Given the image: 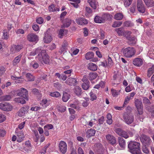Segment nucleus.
<instances>
[{"mask_svg":"<svg viewBox=\"0 0 154 154\" xmlns=\"http://www.w3.org/2000/svg\"><path fill=\"white\" fill-rule=\"evenodd\" d=\"M140 144L138 142L130 141L128 145L130 152L132 154H137L141 153Z\"/></svg>","mask_w":154,"mask_h":154,"instance_id":"1","label":"nucleus"},{"mask_svg":"<svg viewBox=\"0 0 154 154\" xmlns=\"http://www.w3.org/2000/svg\"><path fill=\"white\" fill-rule=\"evenodd\" d=\"M39 52L38 54L35 57L36 60L42 64L43 63L45 64L49 63V60L48 57L45 50L41 49Z\"/></svg>","mask_w":154,"mask_h":154,"instance_id":"2","label":"nucleus"},{"mask_svg":"<svg viewBox=\"0 0 154 154\" xmlns=\"http://www.w3.org/2000/svg\"><path fill=\"white\" fill-rule=\"evenodd\" d=\"M123 55L127 58L132 57L135 54V49L132 47H128L122 50Z\"/></svg>","mask_w":154,"mask_h":154,"instance_id":"3","label":"nucleus"},{"mask_svg":"<svg viewBox=\"0 0 154 154\" xmlns=\"http://www.w3.org/2000/svg\"><path fill=\"white\" fill-rule=\"evenodd\" d=\"M109 16V14H104L101 17L96 16L94 18V21L97 23H103L108 19Z\"/></svg>","mask_w":154,"mask_h":154,"instance_id":"4","label":"nucleus"},{"mask_svg":"<svg viewBox=\"0 0 154 154\" xmlns=\"http://www.w3.org/2000/svg\"><path fill=\"white\" fill-rule=\"evenodd\" d=\"M140 139L143 145L145 146H148L152 142L149 137L144 134L140 136Z\"/></svg>","mask_w":154,"mask_h":154,"instance_id":"5","label":"nucleus"},{"mask_svg":"<svg viewBox=\"0 0 154 154\" xmlns=\"http://www.w3.org/2000/svg\"><path fill=\"white\" fill-rule=\"evenodd\" d=\"M135 106L137 110L138 113L141 115L143 113V105L141 100L136 99L134 101Z\"/></svg>","mask_w":154,"mask_h":154,"instance_id":"6","label":"nucleus"},{"mask_svg":"<svg viewBox=\"0 0 154 154\" xmlns=\"http://www.w3.org/2000/svg\"><path fill=\"white\" fill-rule=\"evenodd\" d=\"M18 91L19 92L17 94L18 96L22 97L26 100H28V97L27 96L28 94V91L26 89L21 88Z\"/></svg>","mask_w":154,"mask_h":154,"instance_id":"7","label":"nucleus"},{"mask_svg":"<svg viewBox=\"0 0 154 154\" xmlns=\"http://www.w3.org/2000/svg\"><path fill=\"white\" fill-rule=\"evenodd\" d=\"M0 109L4 111H9L12 109V106L8 103H0Z\"/></svg>","mask_w":154,"mask_h":154,"instance_id":"8","label":"nucleus"},{"mask_svg":"<svg viewBox=\"0 0 154 154\" xmlns=\"http://www.w3.org/2000/svg\"><path fill=\"white\" fill-rule=\"evenodd\" d=\"M123 118L125 122L128 124L132 123L134 121V117L131 115H129L127 113H125L123 115Z\"/></svg>","mask_w":154,"mask_h":154,"instance_id":"9","label":"nucleus"},{"mask_svg":"<svg viewBox=\"0 0 154 154\" xmlns=\"http://www.w3.org/2000/svg\"><path fill=\"white\" fill-rule=\"evenodd\" d=\"M27 39L29 42L36 43L38 40V37L35 34L31 33L27 35Z\"/></svg>","mask_w":154,"mask_h":154,"instance_id":"10","label":"nucleus"},{"mask_svg":"<svg viewBox=\"0 0 154 154\" xmlns=\"http://www.w3.org/2000/svg\"><path fill=\"white\" fill-rule=\"evenodd\" d=\"M137 8L138 11L140 13H144L145 11L144 6L142 0H137Z\"/></svg>","mask_w":154,"mask_h":154,"instance_id":"11","label":"nucleus"},{"mask_svg":"<svg viewBox=\"0 0 154 154\" xmlns=\"http://www.w3.org/2000/svg\"><path fill=\"white\" fill-rule=\"evenodd\" d=\"M59 149L60 151L63 154L65 153L67 151V146L66 143L62 141L60 142L59 144Z\"/></svg>","mask_w":154,"mask_h":154,"instance_id":"12","label":"nucleus"},{"mask_svg":"<svg viewBox=\"0 0 154 154\" xmlns=\"http://www.w3.org/2000/svg\"><path fill=\"white\" fill-rule=\"evenodd\" d=\"M106 138L107 141L112 145L115 144L116 142L115 137L112 135L108 134L106 136Z\"/></svg>","mask_w":154,"mask_h":154,"instance_id":"13","label":"nucleus"},{"mask_svg":"<svg viewBox=\"0 0 154 154\" xmlns=\"http://www.w3.org/2000/svg\"><path fill=\"white\" fill-rule=\"evenodd\" d=\"M29 107L28 106H26L22 107L17 113V115L19 117H21L25 115V114L28 112Z\"/></svg>","mask_w":154,"mask_h":154,"instance_id":"14","label":"nucleus"},{"mask_svg":"<svg viewBox=\"0 0 154 154\" xmlns=\"http://www.w3.org/2000/svg\"><path fill=\"white\" fill-rule=\"evenodd\" d=\"M23 147V149L26 152H28L31 151L32 146L29 140L25 141Z\"/></svg>","mask_w":154,"mask_h":154,"instance_id":"15","label":"nucleus"},{"mask_svg":"<svg viewBox=\"0 0 154 154\" xmlns=\"http://www.w3.org/2000/svg\"><path fill=\"white\" fill-rule=\"evenodd\" d=\"M22 48V46L21 45H13L12 46L11 49V52L13 54L17 53L20 51Z\"/></svg>","mask_w":154,"mask_h":154,"instance_id":"16","label":"nucleus"},{"mask_svg":"<svg viewBox=\"0 0 154 154\" xmlns=\"http://www.w3.org/2000/svg\"><path fill=\"white\" fill-rule=\"evenodd\" d=\"M76 23L79 25H83L88 23L87 20L83 17H79L76 19Z\"/></svg>","mask_w":154,"mask_h":154,"instance_id":"17","label":"nucleus"},{"mask_svg":"<svg viewBox=\"0 0 154 154\" xmlns=\"http://www.w3.org/2000/svg\"><path fill=\"white\" fill-rule=\"evenodd\" d=\"M133 61V64L137 66H140L143 63V60L140 58H135L134 59Z\"/></svg>","mask_w":154,"mask_h":154,"instance_id":"18","label":"nucleus"},{"mask_svg":"<svg viewBox=\"0 0 154 154\" xmlns=\"http://www.w3.org/2000/svg\"><path fill=\"white\" fill-rule=\"evenodd\" d=\"M52 40V39L51 35L48 32H46L44 38V42L45 43H48L51 42Z\"/></svg>","mask_w":154,"mask_h":154,"instance_id":"19","label":"nucleus"},{"mask_svg":"<svg viewBox=\"0 0 154 154\" xmlns=\"http://www.w3.org/2000/svg\"><path fill=\"white\" fill-rule=\"evenodd\" d=\"M87 1L91 8L94 9H96L98 2L96 0H87Z\"/></svg>","mask_w":154,"mask_h":154,"instance_id":"20","label":"nucleus"},{"mask_svg":"<svg viewBox=\"0 0 154 154\" xmlns=\"http://www.w3.org/2000/svg\"><path fill=\"white\" fill-rule=\"evenodd\" d=\"M88 68L89 69L93 71L97 70V66L96 65L92 63H90L88 64Z\"/></svg>","mask_w":154,"mask_h":154,"instance_id":"21","label":"nucleus"},{"mask_svg":"<svg viewBox=\"0 0 154 154\" xmlns=\"http://www.w3.org/2000/svg\"><path fill=\"white\" fill-rule=\"evenodd\" d=\"M48 10L50 12H54L57 11H59L60 9L59 8L55 7L54 4H51L49 6Z\"/></svg>","mask_w":154,"mask_h":154,"instance_id":"22","label":"nucleus"},{"mask_svg":"<svg viewBox=\"0 0 154 154\" xmlns=\"http://www.w3.org/2000/svg\"><path fill=\"white\" fill-rule=\"evenodd\" d=\"M76 80L75 78H69L66 81V83L69 85H74L76 82Z\"/></svg>","mask_w":154,"mask_h":154,"instance_id":"23","label":"nucleus"},{"mask_svg":"<svg viewBox=\"0 0 154 154\" xmlns=\"http://www.w3.org/2000/svg\"><path fill=\"white\" fill-rule=\"evenodd\" d=\"M73 91L78 96L82 94L81 88L79 86H76L74 89Z\"/></svg>","mask_w":154,"mask_h":154,"instance_id":"24","label":"nucleus"},{"mask_svg":"<svg viewBox=\"0 0 154 154\" xmlns=\"http://www.w3.org/2000/svg\"><path fill=\"white\" fill-rule=\"evenodd\" d=\"M26 77L27 81L31 82L34 81L35 77L31 73H28L26 74Z\"/></svg>","mask_w":154,"mask_h":154,"instance_id":"25","label":"nucleus"},{"mask_svg":"<svg viewBox=\"0 0 154 154\" xmlns=\"http://www.w3.org/2000/svg\"><path fill=\"white\" fill-rule=\"evenodd\" d=\"M40 104L43 107L46 108L50 105V103L46 99H44L42 100Z\"/></svg>","mask_w":154,"mask_h":154,"instance_id":"26","label":"nucleus"},{"mask_svg":"<svg viewBox=\"0 0 154 154\" xmlns=\"http://www.w3.org/2000/svg\"><path fill=\"white\" fill-rule=\"evenodd\" d=\"M17 140L18 142H20L24 140V136L22 132L18 133L17 134Z\"/></svg>","mask_w":154,"mask_h":154,"instance_id":"27","label":"nucleus"},{"mask_svg":"<svg viewBox=\"0 0 154 154\" xmlns=\"http://www.w3.org/2000/svg\"><path fill=\"white\" fill-rule=\"evenodd\" d=\"M96 91L94 90H91L90 93V99L92 101L95 100L97 99V97L96 95Z\"/></svg>","mask_w":154,"mask_h":154,"instance_id":"28","label":"nucleus"},{"mask_svg":"<svg viewBox=\"0 0 154 154\" xmlns=\"http://www.w3.org/2000/svg\"><path fill=\"white\" fill-rule=\"evenodd\" d=\"M121 90L117 91L113 88L111 89V92L112 96L113 97H117L120 94L121 92Z\"/></svg>","mask_w":154,"mask_h":154,"instance_id":"29","label":"nucleus"},{"mask_svg":"<svg viewBox=\"0 0 154 154\" xmlns=\"http://www.w3.org/2000/svg\"><path fill=\"white\" fill-rule=\"evenodd\" d=\"M124 17L123 14L121 13H118L115 14L114 18L116 20H122Z\"/></svg>","mask_w":154,"mask_h":154,"instance_id":"30","label":"nucleus"},{"mask_svg":"<svg viewBox=\"0 0 154 154\" xmlns=\"http://www.w3.org/2000/svg\"><path fill=\"white\" fill-rule=\"evenodd\" d=\"M146 5L148 7H152L154 6L153 0H143Z\"/></svg>","mask_w":154,"mask_h":154,"instance_id":"31","label":"nucleus"},{"mask_svg":"<svg viewBox=\"0 0 154 154\" xmlns=\"http://www.w3.org/2000/svg\"><path fill=\"white\" fill-rule=\"evenodd\" d=\"M94 57V54L92 52H88L85 55V59L87 60H89L93 58Z\"/></svg>","mask_w":154,"mask_h":154,"instance_id":"32","label":"nucleus"},{"mask_svg":"<svg viewBox=\"0 0 154 154\" xmlns=\"http://www.w3.org/2000/svg\"><path fill=\"white\" fill-rule=\"evenodd\" d=\"M70 95L67 93L65 92L63 93L62 98V100L64 102H67L69 99Z\"/></svg>","mask_w":154,"mask_h":154,"instance_id":"33","label":"nucleus"},{"mask_svg":"<svg viewBox=\"0 0 154 154\" xmlns=\"http://www.w3.org/2000/svg\"><path fill=\"white\" fill-rule=\"evenodd\" d=\"M21 57V55H19L15 57L13 62V65H16L20 62Z\"/></svg>","mask_w":154,"mask_h":154,"instance_id":"34","label":"nucleus"},{"mask_svg":"<svg viewBox=\"0 0 154 154\" xmlns=\"http://www.w3.org/2000/svg\"><path fill=\"white\" fill-rule=\"evenodd\" d=\"M11 98V96L9 95L3 96L0 97V100L2 101H9L10 100Z\"/></svg>","mask_w":154,"mask_h":154,"instance_id":"35","label":"nucleus"},{"mask_svg":"<svg viewBox=\"0 0 154 154\" xmlns=\"http://www.w3.org/2000/svg\"><path fill=\"white\" fill-rule=\"evenodd\" d=\"M95 130L93 129H90L88 130L86 132L87 136L90 137L94 135L95 133Z\"/></svg>","mask_w":154,"mask_h":154,"instance_id":"36","label":"nucleus"},{"mask_svg":"<svg viewBox=\"0 0 154 154\" xmlns=\"http://www.w3.org/2000/svg\"><path fill=\"white\" fill-rule=\"evenodd\" d=\"M14 101L22 104H25L26 103L25 100L21 97L16 98L14 99Z\"/></svg>","mask_w":154,"mask_h":154,"instance_id":"37","label":"nucleus"},{"mask_svg":"<svg viewBox=\"0 0 154 154\" xmlns=\"http://www.w3.org/2000/svg\"><path fill=\"white\" fill-rule=\"evenodd\" d=\"M98 75L96 72L90 73L89 74L88 79L90 80H93L95 79L97 76Z\"/></svg>","mask_w":154,"mask_h":154,"instance_id":"38","label":"nucleus"},{"mask_svg":"<svg viewBox=\"0 0 154 154\" xmlns=\"http://www.w3.org/2000/svg\"><path fill=\"white\" fill-rule=\"evenodd\" d=\"M97 145H98L100 147V149H99L97 151V154H107V152L106 151H104L102 147V145L100 143H98Z\"/></svg>","mask_w":154,"mask_h":154,"instance_id":"39","label":"nucleus"},{"mask_svg":"<svg viewBox=\"0 0 154 154\" xmlns=\"http://www.w3.org/2000/svg\"><path fill=\"white\" fill-rule=\"evenodd\" d=\"M154 72V65H152V66L149 68L147 71V76L150 77L151 75Z\"/></svg>","mask_w":154,"mask_h":154,"instance_id":"40","label":"nucleus"},{"mask_svg":"<svg viewBox=\"0 0 154 154\" xmlns=\"http://www.w3.org/2000/svg\"><path fill=\"white\" fill-rule=\"evenodd\" d=\"M118 140L120 146L122 148L124 147L125 146V143L123 138L122 137H119Z\"/></svg>","mask_w":154,"mask_h":154,"instance_id":"41","label":"nucleus"},{"mask_svg":"<svg viewBox=\"0 0 154 154\" xmlns=\"http://www.w3.org/2000/svg\"><path fill=\"white\" fill-rule=\"evenodd\" d=\"M129 40L130 44H134L137 42V39L134 37H130L127 39Z\"/></svg>","mask_w":154,"mask_h":154,"instance_id":"42","label":"nucleus"},{"mask_svg":"<svg viewBox=\"0 0 154 154\" xmlns=\"http://www.w3.org/2000/svg\"><path fill=\"white\" fill-rule=\"evenodd\" d=\"M115 31L119 36H123L124 31L123 29L119 28L115 29Z\"/></svg>","mask_w":154,"mask_h":154,"instance_id":"43","label":"nucleus"},{"mask_svg":"<svg viewBox=\"0 0 154 154\" xmlns=\"http://www.w3.org/2000/svg\"><path fill=\"white\" fill-rule=\"evenodd\" d=\"M122 24V22L119 21H115L112 25V27H113L116 28L117 27H119L121 26Z\"/></svg>","mask_w":154,"mask_h":154,"instance_id":"44","label":"nucleus"},{"mask_svg":"<svg viewBox=\"0 0 154 154\" xmlns=\"http://www.w3.org/2000/svg\"><path fill=\"white\" fill-rule=\"evenodd\" d=\"M49 95L51 97H58L60 96V93L57 91L50 93Z\"/></svg>","mask_w":154,"mask_h":154,"instance_id":"45","label":"nucleus"},{"mask_svg":"<svg viewBox=\"0 0 154 154\" xmlns=\"http://www.w3.org/2000/svg\"><path fill=\"white\" fill-rule=\"evenodd\" d=\"M89 82H87L83 83L82 85V88L85 90H88L89 87Z\"/></svg>","mask_w":154,"mask_h":154,"instance_id":"46","label":"nucleus"},{"mask_svg":"<svg viewBox=\"0 0 154 154\" xmlns=\"http://www.w3.org/2000/svg\"><path fill=\"white\" fill-rule=\"evenodd\" d=\"M41 50V48L40 47L38 48L35 50H34L31 52L29 54L30 56H33L35 55L37 53L40 52Z\"/></svg>","mask_w":154,"mask_h":154,"instance_id":"47","label":"nucleus"},{"mask_svg":"<svg viewBox=\"0 0 154 154\" xmlns=\"http://www.w3.org/2000/svg\"><path fill=\"white\" fill-rule=\"evenodd\" d=\"M71 20L69 19H66L64 21V26L65 27H67L70 25Z\"/></svg>","mask_w":154,"mask_h":154,"instance_id":"48","label":"nucleus"},{"mask_svg":"<svg viewBox=\"0 0 154 154\" xmlns=\"http://www.w3.org/2000/svg\"><path fill=\"white\" fill-rule=\"evenodd\" d=\"M106 66L109 67L113 65V62L111 58L109 57H108L107 62L106 63Z\"/></svg>","mask_w":154,"mask_h":154,"instance_id":"49","label":"nucleus"},{"mask_svg":"<svg viewBox=\"0 0 154 154\" xmlns=\"http://www.w3.org/2000/svg\"><path fill=\"white\" fill-rule=\"evenodd\" d=\"M79 104V102L77 101L75 103L74 102L73 104H70V106L75 109H78V105Z\"/></svg>","mask_w":154,"mask_h":154,"instance_id":"50","label":"nucleus"},{"mask_svg":"<svg viewBox=\"0 0 154 154\" xmlns=\"http://www.w3.org/2000/svg\"><path fill=\"white\" fill-rule=\"evenodd\" d=\"M68 45V43L66 41H64L62 45V47L60 48V50L62 52L65 51L67 46Z\"/></svg>","mask_w":154,"mask_h":154,"instance_id":"51","label":"nucleus"},{"mask_svg":"<svg viewBox=\"0 0 154 154\" xmlns=\"http://www.w3.org/2000/svg\"><path fill=\"white\" fill-rule=\"evenodd\" d=\"M143 101L144 104L150 105L151 104L150 101L146 97H143Z\"/></svg>","mask_w":154,"mask_h":154,"instance_id":"52","label":"nucleus"},{"mask_svg":"<svg viewBox=\"0 0 154 154\" xmlns=\"http://www.w3.org/2000/svg\"><path fill=\"white\" fill-rule=\"evenodd\" d=\"M66 31L65 30L63 29H60L59 34V37L61 38L63 36L66 34Z\"/></svg>","mask_w":154,"mask_h":154,"instance_id":"53","label":"nucleus"},{"mask_svg":"<svg viewBox=\"0 0 154 154\" xmlns=\"http://www.w3.org/2000/svg\"><path fill=\"white\" fill-rule=\"evenodd\" d=\"M74 2H71L70 3L74 7L77 8L78 7V4L80 3V0H76Z\"/></svg>","mask_w":154,"mask_h":154,"instance_id":"54","label":"nucleus"},{"mask_svg":"<svg viewBox=\"0 0 154 154\" xmlns=\"http://www.w3.org/2000/svg\"><path fill=\"white\" fill-rule=\"evenodd\" d=\"M131 33V32L130 31H124L123 36L125 37L128 39V38L130 37V36Z\"/></svg>","mask_w":154,"mask_h":154,"instance_id":"55","label":"nucleus"},{"mask_svg":"<svg viewBox=\"0 0 154 154\" xmlns=\"http://www.w3.org/2000/svg\"><path fill=\"white\" fill-rule=\"evenodd\" d=\"M57 109L59 111L61 112H63L66 111V108L64 106H60L58 107Z\"/></svg>","mask_w":154,"mask_h":154,"instance_id":"56","label":"nucleus"},{"mask_svg":"<svg viewBox=\"0 0 154 154\" xmlns=\"http://www.w3.org/2000/svg\"><path fill=\"white\" fill-rule=\"evenodd\" d=\"M131 99L129 97V96L126 97L123 104V106H125L128 103L129 101Z\"/></svg>","mask_w":154,"mask_h":154,"instance_id":"57","label":"nucleus"},{"mask_svg":"<svg viewBox=\"0 0 154 154\" xmlns=\"http://www.w3.org/2000/svg\"><path fill=\"white\" fill-rule=\"evenodd\" d=\"M132 1L131 0H125L124 4L126 7H128L131 4Z\"/></svg>","mask_w":154,"mask_h":154,"instance_id":"58","label":"nucleus"},{"mask_svg":"<svg viewBox=\"0 0 154 154\" xmlns=\"http://www.w3.org/2000/svg\"><path fill=\"white\" fill-rule=\"evenodd\" d=\"M3 36L5 39H7L9 36L8 32L7 30L5 29L3 31Z\"/></svg>","mask_w":154,"mask_h":154,"instance_id":"59","label":"nucleus"},{"mask_svg":"<svg viewBox=\"0 0 154 154\" xmlns=\"http://www.w3.org/2000/svg\"><path fill=\"white\" fill-rule=\"evenodd\" d=\"M53 128V125L51 124L46 125L44 127V128L45 130L47 129L48 130L51 129Z\"/></svg>","mask_w":154,"mask_h":154,"instance_id":"60","label":"nucleus"},{"mask_svg":"<svg viewBox=\"0 0 154 154\" xmlns=\"http://www.w3.org/2000/svg\"><path fill=\"white\" fill-rule=\"evenodd\" d=\"M146 146H143L142 148L143 152L146 154H148L149 153V150L146 147Z\"/></svg>","mask_w":154,"mask_h":154,"instance_id":"61","label":"nucleus"},{"mask_svg":"<svg viewBox=\"0 0 154 154\" xmlns=\"http://www.w3.org/2000/svg\"><path fill=\"white\" fill-rule=\"evenodd\" d=\"M30 66L34 69H36L38 67V63L34 62H32L30 64Z\"/></svg>","mask_w":154,"mask_h":154,"instance_id":"62","label":"nucleus"},{"mask_svg":"<svg viewBox=\"0 0 154 154\" xmlns=\"http://www.w3.org/2000/svg\"><path fill=\"white\" fill-rule=\"evenodd\" d=\"M36 22L39 24H41L43 22L44 20L41 17H39L36 19Z\"/></svg>","mask_w":154,"mask_h":154,"instance_id":"63","label":"nucleus"},{"mask_svg":"<svg viewBox=\"0 0 154 154\" xmlns=\"http://www.w3.org/2000/svg\"><path fill=\"white\" fill-rule=\"evenodd\" d=\"M121 136L126 139L128 137V135L127 134L125 131H123L122 133Z\"/></svg>","mask_w":154,"mask_h":154,"instance_id":"64","label":"nucleus"}]
</instances>
